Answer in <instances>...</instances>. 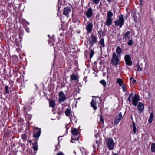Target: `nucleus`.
<instances>
[{
  "label": "nucleus",
  "mask_w": 155,
  "mask_h": 155,
  "mask_svg": "<svg viewBox=\"0 0 155 155\" xmlns=\"http://www.w3.org/2000/svg\"><path fill=\"white\" fill-rule=\"evenodd\" d=\"M118 55H117L115 52L113 53L111 59L112 64L113 65H117L118 64L120 59Z\"/></svg>",
  "instance_id": "1"
},
{
  "label": "nucleus",
  "mask_w": 155,
  "mask_h": 155,
  "mask_svg": "<svg viewBox=\"0 0 155 155\" xmlns=\"http://www.w3.org/2000/svg\"><path fill=\"white\" fill-rule=\"evenodd\" d=\"M115 25L120 26V28H121L124 23V20L123 16L122 15H120L119 17V19L115 21Z\"/></svg>",
  "instance_id": "2"
},
{
  "label": "nucleus",
  "mask_w": 155,
  "mask_h": 155,
  "mask_svg": "<svg viewBox=\"0 0 155 155\" xmlns=\"http://www.w3.org/2000/svg\"><path fill=\"white\" fill-rule=\"evenodd\" d=\"M66 99V96L62 91L59 92V94L58 101L62 102L65 101Z\"/></svg>",
  "instance_id": "3"
},
{
  "label": "nucleus",
  "mask_w": 155,
  "mask_h": 155,
  "mask_svg": "<svg viewBox=\"0 0 155 155\" xmlns=\"http://www.w3.org/2000/svg\"><path fill=\"white\" fill-rule=\"evenodd\" d=\"M71 132L73 135V136L72 137V139H74L76 137L77 138L78 137L79 138V133L77 129L75 128L72 129L71 130Z\"/></svg>",
  "instance_id": "4"
},
{
  "label": "nucleus",
  "mask_w": 155,
  "mask_h": 155,
  "mask_svg": "<svg viewBox=\"0 0 155 155\" xmlns=\"http://www.w3.org/2000/svg\"><path fill=\"white\" fill-rule=\"evenodd\" d=\"M107 144L109 150H112L114 146V143L113 140L111 138H108L107 140Z\"/></svg>",
  "instance_id": "5"
},
{
  "label": "nucleus",
  "mask_w": 155,
  "mask_h": 155,
  "mask_svg": "<svg viewBox=\"0 0 155 155\" xmlns=\"http://www.w3.org/2000/svg\"><path fill=\"white\" fill-rule=\"evenodd\" d=\"M125 60L126 64L129 66H130L132 64V62L131 60V58L129 55H127L125 56Z\"/></svg>",
  "instance_id": "6"
},
{
  "label": "nucleus",
  "mask_w": 155,
  "mask_h": 155,
  "mask_svg": "<svg viewBox=\"0 0 155 155\" xmlns=\"http://www.w3.org/2000/svg\"><path fill=\"white\" fill-rule=\"evenodd\" d=\"M71 12V8L70 7H67L64 9L63 14L67 17H68L69 15Z\"/></svg>",
  "instance_id": "7"
},
{
  "label": "nucleus",
  "mask_w": 155,
  "mask_h": 155,
  "mask_svg": "<svg viewBox=\"0 0 155 155\" xmlns=\"http://www.w3.org/2000/svg\"><path fill=\"white\" fill-rule=\"evenodd\" d=\"M139 100V96L137 95H135L133 99L132 104L134 106H136Z\"/></svg>",
  "instance_id": "8"
},
{
  "label": "nucleus",
  "mask_w": 155,
  "mask_h": 155,
  "mask_svg": "<svg viewBox=\"0 0 155 155\" xmlns=\"http://www.w3.org/2000/svg\"><path fill=\"white\" fill-rule=\"evenodd\" d=\"M91 39L90 38H88V40L89 41V42L91 44V46L94 43H95L97 40L96 37L94 35H91Z\"/></svg>",
  "instance_id": "9"
},
{
  "label": "nucleus",
  "mask_w": 155,
  "mask_h": 155,
  "mask_svg": "<svg viewBox=\"0 0 155 155\" xmlns=\"http://www.w3.org/2000/svg\"><path fill=\"white\" fill-rule=\"evenodd\" d=\"M122 118V114L121 112H120L118 115L117 116L116 119L115 121L114 122V124H118L121 120Z\"/></svg>",
  "instance_id": "10"
},
{
  "label": "nucleus",
  "mask_w": 155,
  "mask_h": 155,
  "mask_svg": "<svg viewBox=\"0 0 155 155\" xmlns=\"http://www.w3.org/2000/svg\"><path fill=\"white\" fill-rule=\"evenodd\" d=\"M92 27L93 25L91 23H89L87 25L86 28L87 31L88 33H90L91 32Z\"/></svg>",
  "instance_id": "11"
},
{
  "label": "nucleus",
  "mask_w": 155,
  "mask_h": 155,
  "mask_svg": "<svg viewBox=\"0 0 155 155\" xmlns=\"http://www.w3.org/2000/svg\"><path fill=\"white\" fill-rule=\"evenodd\" d=\"M92 15V10L91 8H89L87 12L86 15L88 18L91 17Z\"/></svg>",
  "instance_id": "12"
},
{
  "label": "nucleus",
  "mask_w": 155,
  "mask_h": 155,
  "mask_svg": "<svg viewBox=\"0 0 155 155\" xmlns=\"http://www.w3.org/2000/svg\"><path fill=\"white\" fill-rule=\"evenodd\" d=\"M144 106L143 104L141 102H139L138 105V110L141 112L144 109Z\"/></svg>",
  "instance_id": "13"
},
{
  "label": "nucleus",
  "mask_w": 155,
  "mask_h": 155,
  "mask_svg": "<svg viewBox=\"0 0 155 155\" xmlns=\"http://www.w3.org/2000/svg\"><path fill=\"white\" fill-rule=\"evenodd\" d=\"M96 105V101H95L94 99H92L91 103V105L94 110H96L97 109V107Z\"/></svg>",
  "instance_id": "14"
},
{
  "label": "nucleus",
  "mask_w": 155,
  "mask_h": 155,
  "mask_svg": "<svg viewBox=\"0 0 155 155\" xmlns=\"http://www.w3.org/2000/svg\"><path fill=\"white\" fill-rule=\"evenodd\" d=\"M130 34V32L129 31H127L124 35L123 38H125V40H129L130 38L129 36Z\"/></svg>",
  "instance_id": "15"
},
{
  "label": "nucleus",
  "mask_w": 155,
  "mask_h": 155,
  "mask_svg": "<svg viewBox=\"0 0 155 155\" xmlns=\"http://www.w3.org/2000/svg\"><path fill=\"white\" fill-rule=\"evenodd\" d=\"M116 52L118 56H119L120 54L122 53V50L119 46H117L116 47Z\"/></svg>",
  "instance_id": "16"
},
{
  "label": "nucleus",
  "mask_w": 155,
  "mask_h": 155,
  "mask_svg": "<svg viewBox=\"0 0 155 155\" xmlns=\"http://www.w3.org/2000/svg\"><path fill=\"white\" fill-rule=\"evenodd\" d=\"M112 23V20L111 18H107L106 21V24L107 26H110Z\"/></svg>",
  "instance_id": "17"
},
{
  "label": "nucleus",
  "mask_w": 155,
  "mask_h": 155,
  "mask_svg": "<svg viewBox=\"0 0 155 155\" xmlns=\"http://www.w3.org/2000/svg\"><path fill=\"white\" fill-rule=\"evenodd\" d=\"M153 117L154 115L153 113L151 112L150 114V117L148 120V122L149 123H152L153 120Z\"/></svg>",
  "instance_id": "18"
},
{
  "label": "nucleus",
  "mask_w": 155,
  "mask_h": 155,
  "mask_svg": "<svg viewBox=\"0 0 155 155\" xmlns=\"http://www.w3.org/2000/svg\"><path fill=\"white\" fill-rule=\"evenodd\" d=\"M49 105L50 107L53 108L54 107L55 104V102L53 100H49Z\"/></svg>",
  "instance_id": "19"
},
{
  "label": "nucleus",
  "mask_w": 155,
  "mask_h": 155,
  "mask_svg": "<svg viewBox=\"0 0 155 155\" xmlns=\"http://www.w3.org/2000/svg\"><path fill=\"white\" fill-rule=\"evenodd\" d=\"M41 134V131L39 130L37 133H34L33 134V137L35 138H38L40 136Z\"/></svg>",
  "instance_id": "20"
},
{
  "label": "nucleus",
  "mask_w": 155,
  "mask_h": 155,
  "mask_svg": "<svg viewBox=\"0 0 155 155\" xmlns=\"http://www.w3.org/2000/svg\"><path fill=\"white\" fill-rule=\"evenodd\" d=\"M71 79L72 80H76L77 79V77L75 74H73L71 75Z\"/></svg>",
  "instance_id": "21"
},
{
  "label": "nucleus",
  "mask_w": 155,
  "mask_h": 155,
  "mask_svg": "<svg viewBox=\"0 0 155 155\" xmlns=\"http://www.w3.org/2000/svg\"><path fill=\"white\" fill-rule=\"evenodd\" d=\"M132 124L133 127V131L134 133H135L137 130V129L136 127L135 126V123L134 121H132Z\"/></svg>",
  "instance_id": "22"
},
{
  "label": "nucleus",
  "mask_w": 155,
  "mask_h": 155,
  "mask_svg": "<svg viewBox=\"0 0 155 155\" xmlns=\"http://www.w3.org/2000/svg\"><path fill=\"white\" fill-rule=\"evenodd\" d=\"M116 82L119 84V85L121 86L122 85L123 81L122 79L118 78Z\"/></svg>",
  "instance_id": "23"
},
{
  "label": "nucleus",
  "mask_w": 155,
  "mask_h": 155,
  "mask_svg": "<svg viewBox=\"0 0 155 155\" xmlns=\"http://www.w3.org/2000/svg\"><path fill=\"white\" fill-rule=\"evenodd\" d=\"M113 14L111 11H108L107 14V18H111V17L113 16Z\"/></svg>",
  "instance_id": "24"
},
{
  "label": "nucleus",
  "mask_w": 155,
  "mask_h": 155,
  "mask_svg": "<svg viewBox=\"0 0 155 155\" xmlns=\"http://www.w3.org/2000/svg\"><path fill=\"white\" fill-rule=\"evenodd\" d=\"M71 112V110L70 109L68 108L67 109L65 112V115L67 116H69L70 114V113Z\"/></svg>",
  "instance_id": "25"
},
{
  "label": "nucleus",
  "mask_w": 155,
  "mask_h": 155,
  "mask_svg": "<svg viewBox=\"0 0 155 155\" xmlns=\"http://www.w3.org/2000/svg\"><path fill=\"white\" fill-rule=\"evenodd\" d=\"M151 150L152 152H155V143H153L152 144Z\"/></svg>",
  "instance_id": "26"
},
{
  "label": "nucleus",
  "mask_w": 155,
  "mask_h": 155,
  "mask_svg": "<svg viewBox=\"0 0 155 155\" xmlns=\"http://www.w3.org/2000/svg\"><path fill=\"white\" fill-rule=\"evenodd\" d=\"M95 143H96L97 146H95V144H94L93 146V147L94 149L97 148L98 147L99 141L98 140H96Z\"/></svg>",
  "instance_id": "27"
},
{
  "label": "nucleus",
  "mask_w": 155,
  "mask_h": 155,
  "mask_svg": "<svg viewBox=\"0 0 155 155\" xmlns=\"http://www.w3.org/2000/svg\"><path fill=\"white\" fill-rule=\"evenodd\" d=\"M33 148L34 150L36 151L37 150V143L35 142V143L33 144Z\"/></svg>",
  "instance_id": "28"
},
{
  "label": "nucleus",
  "mask_w": 155,
  "mask_h": 155,
  "mask_svg": "<svg viewBox=\"0 0 155 155\" xmlns=\"http://www.w3.org/2000/svg\"><path fill=\"white\" fill-rule=\"evenodd\" d=\"M104 40L103 38H102L100 41V43L103 47L104 46Z\"/></svg>",
  "instance_id": "29"
},
{
  "label": "nucleus",
  "mask_w": 155,
  "mask_h": 155,
  "mask_svg": "<svg viewBox=\"0 0 155 155\" xmlns=\"http://www.w3.org/2000/svg\"><path fill=\"white\" fill-rule=\"evenodd\" d=\"M133 93H131L130 94L129 96L127 99V101H129V102H130L131 101V99L133 97Z\"/></svg>",
  "instance_id": "30"
},
{
  "label": "nucleus",
  "mask_w": 155,
  "mask_h": 155,
  "mask_svg": "<svg viewBox=\"0 0 155 155\" xmlns=\"http://www.w3.org/2000/svg\"><path fill=\"white\" fill-rule=\"evenodd\" d=\"M94 51L92 50H91L90 51V58H92V57H93V55H94Z\"/></svg>",
  "instance_id": "31"
},
{
  "label": "nucleus",
  "mask_w": 155,
  "mask_h": 155,
  "mask_svg": "<svg viewBox=\"0 0 155 155\" xmlns=\"http://www.w3.org/2000/svg\"><path fill=\"white\" fill-rule=\"evenodd\" d=\"M100 82L101 84H102L104 86H106V83L105 80H101L100 81Z\"/></svg>",
  "instance_id": "32"
},
{
  "label": "nucleus",
  "mask_w": 155,
  "mask_h": 155,
  "mask_svg": "<svg viewBox=\"0 0 155 155\" xmlns=\"http://www.w3.org/2000/svg\"><path fill=\"white\" fill-rule=\"evenodd\" d=\"M137 70L138 71H140L142 70V68L140 67L139 64H137Z\"/></svg>",
  "instance_id": "33"
},
{
  "label": "nucleus",
  "mask_w": 155,
  "mask_h": 155,
  "mask_svg": "<svg viewBox=\"0 0 155 155\" xmlns=\"http://www.w3.org/2000/svg\"><path fill=\"white\" fill-rule=\"evenodd\" d=\"M127 44L130 46L132 45L133 44L132 40H129L127 43Z\"/></svg>",
  "instance_id": "34"
},
{
  "label": "nucleus",
  "mask_w": 155,
  "mask_h": 155,
  "mask_svg": "<svg viewBox=\"0 0 155 155\" xmlns=\"http://www.w3.org/2000/svg\"><path fill=\"white\" fill-rule=\"evenodd\" d=\"M92 1L94 3L97 4L99 3L100 0H92Z\"/></svg>",
  "instance_id": "35"
},
{
  "label": "nucleus",
  "mask_w": 155,
  "mask_h": 155,
  "mask_svg": "<svg viewBox=\"0 0 155 155\" xmlns=\"http://www.w3.org/2000/svg\"><path fill=\"white\" fill-rule=\"evenodd\" d=\"M122 88L123 91H126V86L125 85H123L122 86Z\"/></svg>",
  "instance_id": "36"
},
{
  "label": "nucleus",
  "mask_w": 155,
  "mask_h": 155,
  "mask_svg": "<svg viewBox=\"0 0 155 155\" xmlns=\"http://www.w3.org/2000/svg\"><path fill=\"white\" fill-rule=\"evenodd\" d=\"M78 139H79L78 137H77H77H76V138H74V139H72V137L71 142H72V143H73L74 142V141H73L74 140H78Z\"/></svg>",
  "instance_id": "37"
},
{
  "label": "nucleus",
  "mask_w": 155,
  "mask_h": 155,
  "mask_svg": "<svg viewBox=\"0 0 155 155\" xmlns=\"http://www.w3.org/2000/svg\"><path fill=\"white\" fill-rule=\"evenodd\" d=\"M100 121L101 122H102V123H103V121H104V120L101 116H100Z\"/></svg>",
  "instance_id": "38"
},
{
  "label": "nucleus",
  "mask_w": 155,
  "mask_h": 155,
  "mask_svg": "<svg viewBox=\"0 0 155 155\" xmlns=\"http://www.w3.org/2000/svg\"><path fill=\"white\" fill-rule=\"evenodd\" d=\"M57 155H64L63 154V153L61 152H60L58 153Z\"/></svg>",
  "instance_id": "39"
},
{
  "label": "nucleus",
  "mask_w": 155,
  "mask_h": 155,
  "mask_svg": "<svg viewBox=\"0 0 155 155\" xmlns=\"http://www.w3.org/2000/svg\"><path fill=\"white\" fill-rule=\"evenodd\" d=\"M136 82V80L135 79H134L132 81V83L133 84H134Z\"/></svg>",
  "instance_id": "40"
},
{
  "label": "nucleus",
  "mask_w": 155,
  "mask_h": 155,
  "mask_svg": "<svg viewBox=\"0 0 155 155\" xmlns=\"http://www.w3.org/2000/svg\"><path fill=\"white\" fill-rule=\"evenodd\" d=\"M6 93H8L9 92V91L8 89L5 90Z\"/></svg>",
  "instance_id": "41"
},
{
  "label": "nucleus",
  "mask_w": 155,
  "mask_h": 155,
  "mask_svg": "<svg viewBox=\"0 0 155 155\" xmlns=\"http://www.w3.org/2000/svg\"><path fill=\"white\" fill-rule=\"evenodd\" d=\"M8 86H6L5 87V90H7V89H8Z\"/></svg>",
  "instance_id": "42"
},
{
  "label": "nucleus",
  "mask_w": 155,
  "mask_h": 155,
  "mask_svg": "<svg viewBox=\"0 0 155 155\" xmlns=\"http://www.w3.org/2000/svg\"><path fill=\"white\" fill-rule=\"evenodd\" d=\"M133 17L134 18V21H136V18L135 16H133Z\"/></svg>",
  "instance_id": "43"
},
{
  "label": "nucleus",
  "mask_w": 155,
  "mask_h": 155,
  "mask_svg": "<svg viewBox=\"0 0 155 155\" xmlns=\"http://www.w3.org/2000/svg\"><path fill=\"white\" fill-rule=\"evenodd\" d=\"M140 4H142V2L143 1V0H140Z\"/></svg>",
  "instance_id": "44"
},
{
  "label": "nucleus",
  "mask_w": 155,
  "mask_h": 155,
  "mask_svg": "<svg viewBox=\"0 0 155 155\" xmlns=\"http://www.w3.org/2000/svg\"><path fill=\"white\" fill-rule=\"evenodd\" d=\"M133 79V78H130V80L131 81V80H132Z\"/></svg>",
  "instance_id": "45"
},
{
  "label": "nucleus",
  "mask_w": 155,
  "mask_h": 155,
  "mask_svg": "<svg viewBox=\"0 0 155 155\" xmlns=\"http://www.w3.org/2000/svg\"><path fill=\"white\" fill-rule=\"evenodd\" d=\"M95 136V137L97 138V135L96 134Z\"/></svg>",
  "instance_id": "46"
},
{
  "label": "nucleus",
  "mask_w": 155,
  "mask_h": 155,
  "mask_svg": "<svg viewBox=\"0 0 155 155\" xmlns=\"http://www.w3.org/2000/svg\"><path fill=\"white\" fill-rule=\"evenodd\" d=\"M114 155H118V154L117 153H115Z\"/></svg>",
  "instance_id": "47"
},
{
  "label": "nucleus",
  "mask_w": 155,
  "mask_h": 155,
  "mask_svg": "<svg viewBox=\"0 0 155 155\" xmlns=\"http://www.w3.org/2000/svg\"><path fill=\"white\" fill-rule=\"evenodd\" d=\"M131 118L132 119H133V118L132 116H131Z\"/></svg>",
  "instance_id": "48"
},
{
  "label": "nucleus",
  "mask_w": 155,
  "mask_h": 155,
  "mask_svg": "<svg viewBox=\"0 0 155 155\" xmlns=\"http://www.w3.org/2000/svg\"><path fill=\"white\" fill-rule=\"evenodd\" d=\"M29 142L31 143V140H29Z\"/></svg>",
  "instance_id": "49"
},
{
  "label": "nucleus",
  "mask_w": 155,
  "mask_h": 155,
  "mask_svg": "<svg viewBox=\"0 0 155 155\" xmlns=\"http://www.w3.org/2000/svg\"><path fill=\"white\" fill-rule=\"evenodd\" d=\"M92 97H94V96H92Z\"/></svg>",
  "instance_id": "50"
},
{
  "label": "nucleus",
  "mask_w": 155,
  "mask_h": 155,
  "mask_svg": "<svg viewBox=\"0 0 155 155\" xmlns=\"http://www.w3.org/2000/svg\"><path fill=\"white\" fill-rule=\"evenodd\" d=\"M107 0L108 1H111V0Z\"/></svg>",
  "instance_id": "51"
},
{
  "label": "nucleus",
  "mask_w": 155,
  "mask_h": 155,
  "mask_svg": "<svg viewBox=\"0 0 155 155\" xmlns=\"http://www.w3.org/2000/svg\"><path fill=\"white\" fill-rule=\"evenodd\" d=\"M48 37H49V35H48Z\"/></svg>",
  "instance_id": "52"
},
{
  "label": "nucleus",
  "mask_w": 155,
  "mask_h": 155,
  "mask_svg": "<svg viewBox=\"0 0 155 155\" xmlns=\"http://www.w3.org/2000/svg\"><path fill=\"white\" fill-rule=\"evenodd\" d=\"M95 146H97V145H96V143H95Z\"/></svg>",
  "instance_id": "53"
}]
</instances>
